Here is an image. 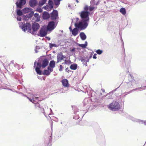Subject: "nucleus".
Masks as SVG:
<instances>
[{"label": "nucleus", "instance_id": "nucleus-1", "mask_svg": "<svg viewBox=\"0 0 146 146\" xmlns=\"http://www.w3.org/2000/svg\"><path fill=\"white\" fill-rule=\"evenodd\" d=\"M88 19L87 20H83L79 23H75L74 26L81 30L85 29L88 25Z\"/></svg>", "mask_w": 146, "mask_h": 146}, {"label": "nucleus", "instance_id": "nucleus-2", "mask_svg": "<svg viewBox=\"0 0 146 146\" xmlns=\"http://www.w3.org/2000/svg\"><path fill=\"white\" fill-rule=\"evenodd\" d=\"M108 107L113 111H117L120 109V105L118 102L113 101L108 106Z\"/></svg>", "mask_w": 146, "mask_h": 146}, {"label": "nucleus", "instance_id": "nucleus-3", "mask_svg": "<svg viewBox=\"0 0 146 146\" xmlns=\"http://www.w3.org/2000/svg\"><path fill=\"white\" fill-rule=\"evenodd\" d=\"M19 26L21 28L23 31H25L27 30L28 32L31 31V26L29 23H27L25 24L23 23H19Z\"/></svg>", "mask_w": 146, "mask_h": 146}, {"label": "nucleus", "instance_id": "nucleus-4", "mask_svg": "<svg viewBox=\"0 0 146 146\" xmlns=\"http://www.w3.org/2000/svg\"><path fill=\"white\" fill-rule=\"evenodd\" d=\"M48 30L45 26L42 27L39 31V36L41 37L45 36L47 34Z\"/></svg>", "mask_w": 146, "mask_h": 146}, {"label": "nucleus", "instance_id": "nucleus-5", "mask_svg": "<svg viewBox=\"0 0 146 146\" xmlns=\"http://www.w3.org/2000/svg\"><path fill=\"white\" fill-rule=\"evenodd\" d=\"M89 15L90 13L88 12L83 11L80 13V15L82 19H86L85 20H87L88 19L89 21Z\"/></svg>", "mask_w": 146, "mask_h": 146}, {"label": "nucleus", "instance_id": "nucleus-6", "mask_svg": "<svg viewBox=\"0 0 146 146\" xmlns=\"http://www.w3.org/2000/svg\"><path fill=\"white\" fill-rule=\"evenodd\" d=\"M55 28V23L54 21H52L48 23L46 28L48 31H50L53 30Z\"/></svg>", "mask_w": 146, "mask_h": 146}, {"label": "nucleus", "instance_id": "nucleus-7", "mask_svg": "<svg viewBox=\"0 0 146 146\" xmlns=\"http://www.w3.org/2000/svg\"><path fill=\"white\" fill-rule=\"evenodd\" d=\"M58 13L57 10H54L51 14V19L52 20H55L58 17Z\"/></svg>", "mask_w": 146, "mask_h": 146}, {"label": "nucleus", "instance_id": "nucleus-8", "mask_svg": "<svg viewBox=\"0 0 146 146\" xmlns=\"http://www.w3.org/2000/svg\"><path fill=\"white\" fill-rule=\"evenodd\" d=\"M65 58V57L63 55L62 53V52H60L57 54V62H61Z\"/></svg>", "mask_w": 146, "mask_h": 146}, {"label": "nucleus", "instance_id": "nucleus-9", "mask_svg": "<svg viewBox=\"0 0 146 146\" xmlns=\"http://www.w3.org/2000/svg\"><path fill=\"white\" fill-rule=\"evenodd\" d=\"M39 24L35 22L33 23L32 26L33 30L34 31H36L40 28Z\"/></svg>", "mask_w": 146, "mask_h": 146}, {"label": "nucleus", "instance_id": "nucleus-10", "mask_svg": "<svg viewBox=\"0 0 146 146\" xmlns=\"http://www.w3.org/2000/svg\"><path fill=\"white\" fill-rule=\"evenodd\" d=\"M26 3V0H20L19 3L17 2L16 3V4L17 7L21 8V6L24 5Z\"/></svg>", "mask_w": 146, "mask_h": 146}, {"label": "nucleus", "instance_id": "nucleus-11", "mask_svg": "<svg viewBox=\"0 0 146 146\" xmlns=\"http://www.w3.org/2000/svg\"><path fill=\"white\" fill-rule=\"evenodd\" d=\"M37 1L36 0H30L29 1L30 6L32 7H34L36 5Z\"/></svg>", "mask_w": 146, "mask_h": 146}, {"label": "nucleus", "instance_id": "nucleus-12", "mask_svg": "<svg viewBox=\"0 0 146 146\" xmlns=\"http://www.w3.org/2000/svg\"><path fill=\"white\" fill-rule=\"evenodd\" d=\"M48 59L46 58L44 59L42 61V66L43 68H45L48 65Z\"/></svg>", "mask_w": 146, "mask_h": 146}, {"label": "nucleus", "instance_id": "nucleus-13", "mask_svg": "<svg viewBox=\"0 0 146 146\" xmlns=\"http://www.w3.org/2000/svg\"><path fill=\"white\" fill-rule=\"evenodd\" d=\"M62 85L64 87H68L69 86L68 81L66 79H64L62 80Z\"/></svg>", "mask_w": 146, "mask_h": 146}, {"label": "nucleus", "instance_id": "nucleus-14", "mask_svg": "<svg viewBox=\"0 0 146 146\" xmlns=\"http://www.w3.org/2000/svg\"><path fill=\"white\" fill-rule=\"evenodd\" d=\"M42 17L44 19H47L50 17V15L47 12L45 11L43 13Z\"/></svg>", "mask_w": 146, "mask_h": 146}, {"label": "nucleus", "instance_id": "nucleus-15", "mask_svg": "<svg viewBox=\"0 0 146 146\" xmlns=\"http://www.w3.org/2000/svg\"><path fill=\"white\" fill-rule=\"evenodd\" d=\"M33 11V9L30 8H25L22 10L23 13H28Z\"/></svg>", "mask_w": 146, "mask_h": 146}, {"label": "nucleus", "instance_id": "nucleus-16", "mask_svg": "<svg viewBox=\"0 0 146 146\" xmlns=\"http://www.w3.org/2000/svg\"><path fill=\"white\" fill-rule=\"evenodd\" d=\"M81 38L82 40H84L86 38V36L85 33L83 32H81L80 34Z\"/></svg>", "mask_w": 146, "mask_h": 146}, {"label": "nucleus", "instance_id": "nucleus-17", "mask_svg": "<svg viewBox=\"0 0 146 146\" xmlns=\"http://www.w3.org/2000/svg\"><path fill=\"white\" fill-rule=\"evenodd\" d=\"M78 29L76 27V28H74L71 31L72 34L73 35L75 36L78 34Z\"/></svg>", "mask_w": 146, "mask_h": 146}, {"label": "nucleus", "instance_id": "nucleus-18", "mask_svg": "<svg viewBox=\"0 0 146 146\" xmlns=\"http://www.w3.org/2000/svg\"><path fill=\"white\" fill-rule=\"evenodd\" d=\"M47 0H41L40 1H39L38 3V5L39 7H41L42 5H43L44 4H45Z\"/></svg>", "mask_w": 146, "mask_h": 146}, {"label": "nucleus", "instance_id": "nucleus-19", "mask_svg": "<svg viewBox=\"0 0 146 146\" xmlns=\"http://www.w3.org/2000/svg\"><path fill=\"white\" fill-rule=\"evenodd\" d=\"M55 66V63L54 61L53 60L51 61L49 63V66L51 68H54Z\"/></svg>", "mask_w": 146, "mask_h": 146}, {"label": "nucleus", "instance_id": "nucleus-20", "mask_svg": "<svg viewBox=\"0 0 146 146\" xmlns=\"http://www.w3.org/2000/svg\"><path fill=\"white\" fill-rule=\"evenodd\" d=\"M85 43L84 44H78L77 45L79 46L82 47V48H86L87 45V43L86 41L85 42Z\"/></svg>", "mask_w": 146, "mask_h": 146}, {"label": "nucleus", "instance_id": "nucleus-21", "mask_svg": "<svg viewBox=\"0 0 146 146\" xmlns=\"http://www.w3.org/2000/svg\"><path fill=\"white\" fill-rule=\"evenodd\" d=\"M77 68V65L76 64H73L71 65L70 68L72 70H75Z\"/></svg>", "mask_w": 146, "mask_h": 146}, {"label": "nucleus", "instance_id": "nucleus-22", "mask_svg": "<svg viewBox=\"0 0 146 146\" xmlns=\"http://www.w3.org/2000/svg\"><path fill=\"white\" fill-rule=\"evenodd\" d=\"M40 69V68L38 67H36L35 68V70L36 73L39 75H41V71Z\"/></svg>", "mask_w": 146, "mask_h": 146}, {"label": "nucleus", "instance_id": "nucleus-23", "mask_svg": "<svg viewBox=\"0 0 146 146\" xmlns=\"http://www.w3.org/2000/svg\"><path fill=\"white\" fill-rule=\"evenodd\" d=\"M120 12L122 13L123 15H125L126 13V11L125 9L124 8H121Z\"/></svg>", "mask_w": 146, "mask_h": 146}, {"label": "nucleus", "instance_id": "nucleus-24", "mask_svg": "<svg viewBox=\"0 0 146 146\" xmlns=\"http://www.w3.org/2000/svg\"><path fill=\"white\" fill-rule=\"evenodd\" d=\"M50 74L49 70H44L43 74L44 75H49Z\"/></svg>", "mask_w": 146, "mask_h": 146}, {"label": "nucleus", "instance_id": "nucleus-25", "mask_svg": "<svg viewBox=\"0 0 146 146\" xmlns=\"http://www.w3.org/2000/svg\"><path fill=\"white\" fill-rule=\"evenodd\" d=\"M48 3L50 6V8L52 9L53 8V4L52 0H49Z\"/></svg>", "mask_w": 146, "mask_h": 146}, {"label": "nucleus", "instance_id": "nucleus-26", "mask_svg": "<svg viewBox=\"0 0 146 146\" xmlns=\"http://www.w3.org/2000/svg\"><path fill=\"white\" fill-rule=\"evenodd\" d=\"M30 13L26 15L29 18L31 17L34 14V12L33 11H31Z\"/></svg>", "mask_w": 146, "mask_h": 146}, {"label": "nucleus", "instance_id": "nucleus-27", "mask_svg": "<svg viewBox=\"0 0 146 146\" xmlns=\"http://www.w3.org/2000/svg\"><path fill=\"white\" fill-rule=\"evenodd\" d=\"M17 13L18 15L20 16H21L23 15L22 12L20 10H17Z\"/></svg>", "mask_w": 146, "mask_h": 146}, {"label": "nucleus", "instance_id": "nucleus-28", "mask_svg": "<svg viewBox=\"0 0 146 146\" xmlns=\"http://www.w3.org/2000/svg\"><path fill=\"white\" fill-rule=\"evenodd\" d=\"M54 1L55 5H58L60 3V1L59 0H54Z\"/></svg>", "mask_w": 146, "mask_h": 146}, {"label": "nucleus", "instance_id": "nucleus-29", "mask_svg": "<svg viewBox=\"0 0 146 146\" xmlns=\"http://www.w3.org/2000/svg\"><path fill=\"white\" fill-rule=\"evenodd\" d=\"M49 46H50V48H51L53 46H54V47H57L56 45L55 44L50 43Z\"/></svg>", "mask_w": 146, "mask_h": 146}, {"label": "nucleus", "instance_id": "nucleus-30", "mask_svg": "<svg viewBox=\"0 0 146 146\" xmlns=\"http://www.w3.org/2000/svg\"><path fill=\"white\" fill-rule=\"evenodd\" d=\"M47 70L49 71V72L50 73L51 72H52L53 71V68H51L50 66L48 67Z\"/></svg>", "mask_w": 146, "mask_h": 146}, {"label": "nucleus", "instance_id": "nucleus-31", "mask_svg": "<svg viewBox=\"0 0 146 146\" xmlns=\"http://www.w3.org/2000/svg\"><path fill=\"white\" fill-rule=\"evenodd\" d=\"M96 53L98 54H101L102 52V51L100 49L96 51Z\"/></svg>", "mask_w": 146, "mask_h": 146}, {"label": "nucleus", "instance_id": "nucleus-32", "mask_svg": "<svg viewBox=\"0 0 146 146\" xmlns=\"http://www.w3.org/2000/svg\"><path fill=\"white\" fill-rule=\"evenodd\" d=\"M95 8L96 9L97 8V7H89V11H92V10H93L94 9V8Z\"/></svg>", "mask_w": 146, "mask_h": 146}, {"label": "nucleus", "instance_id": "nucleus-33", "mask_svg": "<svg viewBox=\"0 0 146 146\" xmlns=\"http://www.w3.org/2000/svg\"><path fill=\"white\" fill-rule=\"evenodd\" d=\"M36 11L38 12H39L41 13L42 11V10L41 8H37Z\"/></svg>", "mask_w": 146, "mask_h": 146}, {"label": "nucleus", "instance_id": "nucleus-34", "mask_svg": "<svg viewBox=\"0 0 146 146\" xmlns=\"http://www.w3.org/2000/svg\"><path fill=\"white\" fill-rule=\"evenodd\" d=\"M27 98L31 102H33V103H34V98H32V99H31L30 98H29L28 97H27Z\"/></svg>", "mask_w": 146, "mask_h": 146}, {"label": "nucleus", "instance_id": "nucleus-35", "mask_svg": "<svg viewBox=\"0 0 146 146\" xmlns=\"http://www.w3.org/2000/svg\"><path fill=\"white\" fill-rule=\"evenodd\" d=\"M34 17L36 18L37 19H38L39 18V15L38 13H35L34 15Z\"/></svg>", "mask_w": 146, "mask_h": 146}, {"label": "nucleus", "instance_id": "nucleus-36", "mask_svg": "<svg viewBox=\"0 0 146 146\" xmlns=\"http://www.w3.org/2000/svg\"><path fill=\"white\" fill-rule=\"evenodd\" d=\"M37 67H38V68H40L42 66V64H40V63L38 62L37 63Z\"/></svg>", "mask_w": 146, "mask_h": 146}, {"label": "nucleus", "instance_id": "nucleus-37", "mask_svg": "<svg viewBox=\"0 0 146 146\" xmlns=\"http://www.w3.org/2000/svg\"><path fill=\"white\" fill-rule=\"evenodd\" d=\"M88 6L87 5L85 6L84 8V10L85 11H87L88 10Z\"/></svg>", "mask_w": 146, "mask_h": 146}, {"label": "nucleus", "instance_id": "nucleus-38", "mask_svg": "<svg viewBox=\"0 0 146 146\" xmlns=\"http://www.w3.org/2000/svg\"><path fill=\"white\" fill-rule=\"evenodd\" d=\"M63 67L62 65H60L59 66V70L60 71H61L63 69Z\"/></svg>", "mask_w": 146, "mask_h": 146}, {"label": "nucleus", "instance_id": "nucleus-39", "mask_svg": "<svg viewBox=\"0 0 146 146\" xmlns=\"http://www.w3.org/2000/svg\"><path fill=\"white\" fill-rule=\"evenodd\" d=\"M28 17L27 15L24 16L23 19L25 20H27L28 19Z\"/></svg>", "mask_w": 146, "mask_h": 146}, {"label": "nucleus", "instance_id": "nucleus-40", "mask_svg": "<svg viewBox=\"0 0 146 146\" xmlns=\"http://www.w3.org/2000/svg\"><path fill=\"white\" fill-rule=\"evenodd\" d=\"M97 55V54H95L93 57V58L94 59H96L97 58V57H96V56Z\"/></svg>", "mask_w": 146, "mask_h": 146}, {"label": "nucleus", "instance_id": "nucleus-41", "mask_svg": "<svg viewBox=\"0 0 146 146\" xmlns=\"http://www.w3.org/2000/svg\"><path fill=\"white\" fill-rule=\"evenodd\" d=\"M17 20L19 21H21V17H18L17 18Z\"/></svg>", "mask_w": 146, "mask_h": 146}, {"label": "nucleus", "instance_id": "nucleus-42", "mask_svg": "<svg viewBox=\"0 0 146 146\" xmlns=\"http://www.w3.org/2000/svg\"><path fill=\"white\" fill-rule=\"evenodd\" d=\"M67 61L66 60H65L64 61V63H62V64H67Z\"/></svg>", "mask_w": 146, "mask_h": 146}, {"label": "nucleus", "instance_id": "nucleus-43", "mask_svg": "<svg viewBox=\"0 0 146 146\" xmlns=\"http://www.w3.org/2000/svg\"><path fill=\"white\" fill-rule=\"evenodd\" d=\"M69 30H70V31H71V32L72 31V30L71 26L69 28Z\"/></svg>", "mask_w": 146, "mask_h": 146}, {"label": "nucleus", "instance_id": "nucleus-44", "mask_svg": "<svg viewBox=\"0 0 146 146\" xmlns=\"http://www.w3.org/2000/svg\"><path fill=\"white\" fill-rule=\"evenodd\" d=\"M75 50V48H74L72 49L71 51L72 52L74 51Z\"/></svg>", "mask_w": 146, "mask_h": 146}, {"label": "nucleus", "instance_id": "nucleus-45", "mask_svg": "<svg viewBox=\"0 0 146 146\" xmlns=\"http://www.w3.org/2000/svg\"><path fill=\"white\" fill-rule=\"evenodd\" d=\"M142 122H143V123L144 125H146V121H142Z\"/></svg>", "mask_w": 146, "mask_h": 146}, {"label": "nucleus", "instance_id": "nucleus-46", "mask_svg": "<svg viewBox=\"0 0 146 146\" xmlns=\"http://www.w3.org/2000/svg\"><path fill=\"white\" fill-rule=\"evenodd\" d=\"M76 1L77 3H78L79 2L78 1V0H76Z\"/></svg>", "mask_w": 146, "mask_h": 146}, {"label": "nucleus", "instance_id": "nucleus-47", "mask_svg": "<svg viewBox=\"0 0 146 146\" xmlns=\"http://www.w3.org/2000/svg\"><path fill=\"white\" fill-rule=\"evenodd\" d=\"M38 98V97H35V98H37H37Z\"/></svg>", "mask_w": 146, "mask_h": 146}, {"label": "nucleus", "instance_id": "nucleus-48", "mask_svg": "<svg viewBox=\"0 0 146 146\" xmlns=\"http://www.w3.org/2000/svg\"><path fill=\"white\" fill-rule=\"evenodd\" d=\"M66 70H68V68H66Z\"/></svg>", "mask_w": 146, "mask_h": 146}, {"label": "nucleus", "instance_id": "nucleus-49", "mask_svg": "<svg viewBox=\"0 0 146 146\" xmlns=\"http://www.w3.org/2000/svg\"><path fill=\"white\" fill-rule=\"evenodd\" d=\"M66 70H68V68H66Z\"/></svg>", "mask_w": 146, "mask_h": 146}, {"label": "nucleus", "instance_id": "nucleus-50", "mask_svg": "<svg viewBox=\"0 0 146 146\" xmlns=\"http://www.w3.org/2000/svg\"><path fill=\"white\" fill-rule=\"evenodd\" d=\"M92 56H90V58H91V57H92Z\"/></svg>", "mask_w": 146, "mask_h": 146}, {"label": "nucleus", "instance_id": "nucleus-51", "mask_svg": "<svg viewBox=\"0 0 146 146\" xmlns=\"http://www.w3.org/2000/svg\"><path fill=\"white\" fill-rule=\"evenodd\" d=\"M98 5L97 3H96V5Z\"/></svg>", "mask_w": 146, "mask_h": 146}, {"label": "nucleus", "instance_id": "nucleus-52", "mask_svg": "<svg viewBox=\"0 0 146 146\" xmlns=\"http://www.w3.org/2000/svg\"><path fill=\"white\" fill-rule=\"evenodd\" d=\"M35 62L34 64L35 65Z\"/></svg>", "mask_w": 146, "mask_h": 146}]
</instances>
